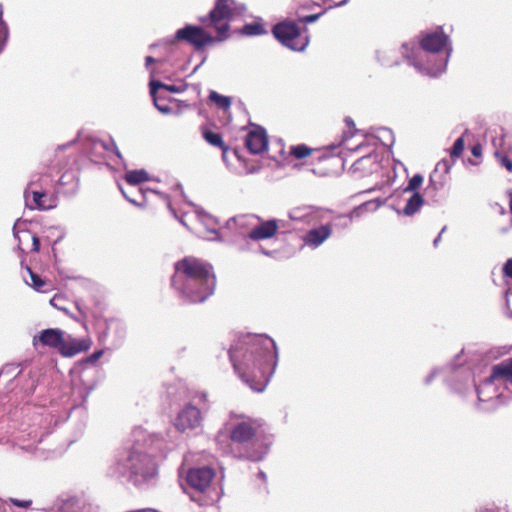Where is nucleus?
Here are the masks:
<instances>
[{"label":"nucleus","mask_w":512,"mask_h":512,"mask_svg":"<svg viewBox=\"0 0 512 512\" xmlns=\"http://www.w3.org/2000/svg\"><path fill=\"white\" fill-rule=\"evenodd\" d=\"M202 421L200 410L189 404L186 405L175 419V427L181 432L197 428Z\"/></svg>","instance_id":"9b49d317"},{"label":"nucleus","mask_w":512,"mask_h":512,"mask_svg":"<svg viewBox=\"0 0 512 512\" xmlns=\"http://www.w3.org/2000/svg\"><path fill=\"white\" fill-rule=\"evenodd\" d=\"M496 157L498 159L499 164L504 167L507 171L512 173V159L501 153H496Z\"/></svg>","instance_id":"7c9ffc66"},{"label":"nucleus","mask_w":512,"mask_h":512,"mask_svg":"<svg viewBox=\"0 0 512 512\" xmlns=\"http://www.w3.org/2000/svg\"><path fill=\"white\" fill-rule=\"evenodd\" d=\"M312 149L304 144L292 146L290 149V154L297 159H303L311 155Z\"/></svg>","instance_id":"bb28decb"},{"label":"nucleus","mask_w":512,"mask_h":512,"mask_svg":"<svg viewBox=\"0 0 512 512\" xmlns=\"http://www.w3.org/2000/svg\"><path fill=\"white\" fill-rule=\"evenodd\" d=\"M2 5H0V53L3 51L9 37L7 23L2 19Z\"/></svg>","instance_id":"a878e982"},{"label":"nucleus","mask_w":512,"mask_h":512,"mask_svg":"<svg viewBox=\"0 0 512 512\" xmlns=\"http://www.w3.org/2000/svg\"><path fill=\"white\" fill-rule=\"evenodd\" d=\"M424 204V198L419 192L413 193V195L408 199L405 207L403 208V214L406 216L414 215L421 206Z\"/></svg>","instance_id":"412c9836"},{"label":"nucleus","mask_w":512,"mask_h":512,"mask_svg":"<svg viewBox=\"0 0 512 512\" xmlns=\"http://www.w3.org/2000/svg\"><path fill=\"white\" fill-rule=\"evenodd\" d=\"M65 299L61 295H54L51 300L50 304L55 307L58 310L66 311L67 309L64 306Z\"/></svg>","instance_id":"2f4dec72"},{"label":"nucleus","mask_w":512,"mask_h":512,"mask_svg":"<svg viewBox=\"0 0 512 512\" xmlns=\"http://www.w3.org/2000/svg\"><path fill=\"white\" fill-rule=\"evenodd\" d=\"M245 146L252 154H260L266 150L268 139L263 128L250 131L245 139Z\"/></svg>","instance_id":"4468645a"},{"label":"nucleus","mask_w":512,"mask_h":512,"mask_svg":"<svg viewBox=\"0 0 512 512\" xmlns=\"http://www.w3.org/2000/svg\"><path fill=\"white\" fill-rule=\"evenodd\" d=\"M158 88L165 89L172 93H180L182 92V89L175 85L170 84H164L160 81H151L150 83V93L153 97L154 105L155 107L163 114H169L171 112V108L168 105H161L158 102V99L156 98V91Z\"/></svg>","instance_id":"6ab92c4d"},{"label":"nucleus","mask_w":512,"mask_h":512,"mask_svg":"<svg viewBox=\"0 0 512 512\" xmlns=\"http://www.w3.org/2000/svg\"><path fill=\"white\" fill-rule=\"evenodd\" d=\"M378 166L379 165L376 161V158L374 156L368 155L358 159L354 163L353 168L355 171L365 172L368 170V172L372 173L375 169L378 168Z\"/></svg>","instance_id":"4be33fe9"},{"label":"nucleus","mask_w":512,"mask_h":512,"mask_svg":"<svg viewBox=\"0 0 512 512\" xmlns=\"http://www.w3.org/2000/svg\"><path fill=\"white\" fill-rule=\"evenodd\" d=\"M39 342L42 346L56 349L59 353L64 342V332L61 329L49 328L42 330L37 337H34L33 344Z\"/></svg>","instance_id":"f8f14e48"},{"label":"nucleus","mask_w":512,"mask_h":512,"mask_svg":"<svg viewBox=\"0 0 512 512\" xmlns=\"http://www.w3.org/2000/svg\"><path fill=\"white\" fill-rule=\"evenodd\" d=\"M279 229L278 221L275 219L263 221L248 233V238L253 241H260L273 238Z\"/></svg>","instance_id":"2eb2a0df"},{"label":"nucleus","mask_w":512,"mask_h":512,"mask_svg":"<svg viewBox=\"0 0 512 512\" xmlns=\"http://www.w3.org/2000/svg\"><path fill=\"white\" fill-rule=\"evenodd\" d=\"M510 210L512 212V201L510 202Z\"/></svg>","instance_id":"de8ad7c7"},{"label":"nucleus","mask_w":512,"mask_h":512,"mask_svg":"<svg viewBox=\"0 0 512 512\" xmlns=\"http://www.w3.org/2000/svg\"><path fill=\"white\" fill-rule=\"evenodd\" d=\"M331 3H333L336 6L342 5L346 2V0H330Z\"/></svg>","instance_id":"ea45409f"},{"label":"nucleus","mask_w":512,"mask_h":512,"mask_svg":"<svg viewBox=\"0 0 512 512\" xmlns=\"http://www.w3.org/2000/svg\"><path fill=\"white\" fill-rule=\"evenodd\" d=\"M102 354L103 352L101 350L96 351L87 358V361L90 363H94L102 356Z\"/></svg>","instance_id":"e433bc0d"},{"label":"nucleus","mask_w":512,"mask_h":512,"mask_svg":"<svg viewBox=\"0 0 512 512\" xmlns=\"http://www.w3.org/2000/svg\"><path fill=\"white\" fill-rule=\"evenodd\" d=\"M272 33L282 45L289 49L302 51L308 45L307 37L301 35L300 27L294 22H280L274 25Z\"/></svg>","instance_id":"423d86ee"},{"label":"nucleus","mask_w":512,"mask_h":512,"mask_svg":"<svg viewBox=\"0 0 512 512\" xmlns=\"http://www.w3.org/2000/svg\"><path fill=\"white\" fill-rule=\"evenodd\" d=\"M202 400L206 401V396L205 395L202 396Z\"/></svg>","instance_id":"49530a36"},{"label":"nucleus","mask_w":512,"mask_h":512,"mask_svg":"<svg viewBox=\"0 0 512 512\" xmlns=\"http://www.w3.org/2000/svg\"><path fill=\"white\" fill-rule=\"evenodd\" d=\"M229 438L234 443L245 448H251V450H247L242 455L246 459L259 461L267 452L263 425L256 419L242 420L234 423L230 428Z\"/></svg>","instance_id":"f03ea898"},{"label":"nucleus","mask_w":512,"mask_h":512,"mask_svg":"<svg viewBox=\"0 0 512 512\" xmlns=\"http://www.w3.org/2000/svg\"><path fill=\"white\" fill-rule=\"evenodd\" d=\"M443 164H444V166H445V168H446V171H448L449 167H448V165H447V162H446V161H443Z\"/></svg>","instance_id":"a18cd8bd"},{"label":"nucleus","mask_w":512,"mask_h":512,"mask_svg":"<svg viewBox=\"0 0 512 512\" xmlns=\"http://www.w3.org/2000/svg\"><path fill=\"white\" fill-rule=\"evenodd\" d=\"M215 476L216 471L209 466L193 467L186 471L185 481L193 490L205 493L211 486Z\"/></svg>","instance_id":"1a4fd4ad"},{"label":"nucleus","mask_w":512,"mask_h":512,"mask_svg":"<svg viewBox=\"0 0 512 512\" xmlns=\"http://www.w3.org/2000/svg\"><path fill=\"white\" fill-rule=\"evenodd\" d=\"M26 269L31 278V286L36 291H39V292L44 291L43 288L46 286V281L43 280L37 273L33 272L31 270V268L27 267Z\"/></svg>","instance_id":"cd10ccee"},{"label":"nucleus","mask_w":512,"mask_h":512,"mask_svg":"<svg viewBox=\"0 0 512 512\" xmlns=\"http://www.w3.org/2000/svg\"><path fill=\"white\" fill-rule=\"evenodd\" d=\"M423 176L421 174H415L408 182V185L404 188V192H417L423 183Z\"/></svg>","instance_id":"c85d7f7f"},{"label":"nucleus","mask_w":512,"mask_h":512,"mask_svg":"<svg viewBox=\"0 0 512 512\" xmlns=\"http://www.w3.org/2000/svg\"><path fill=\"white\" fill-rule=\"evenodd\" d=\"M209 100L213 102L219 109L222 110H228L232 104L230 97L220 95L216 91L210 92Z\"/></svg>","instance_id":"b1692460"},{"label":"nucleus","mask_w":512,"mask_h":512,"mask_svg":"<svg viewBox=\"0 0 512 512\" xmlns=\"http://www.w3.org/2000/svg\"><path fill=\"white\" fill-rule=\"evenodd\" d=\"M241 32L243 35H246V36H257V35L265 34L266 30L261 23L253 22V23L244 25L242 27Z\"/></svg>","instance_id":"393cba45"},{"label":"nucleus","mask_w":512,"mask_h":512,"mask_svg":"<svg viewBox=\"0 0 512 512\" xmlns=\"http://www.w3.org/2000/svg\"><path fill=\"white\" fill-rule=\"evenodd\" d=\"M130 185H138L149 180V175L145 170L128 171L124 177Z\"/></svg>","instance_id":"5701e85b"},{"label":"nucleus","mask_w":512,"mask_h":512,"mask_svg":"<svg viewBox=\"0 0 512 512\" xmlns=\"http://www.w3.org/2000/svg\"><path fill=\"white\" fill-rule=\"evenodd\" d=\"M465 148V141L463 137H459L454 142L451 150H450V156L452 159H457L461 156Z\"/></svg>","instance_id":"c756f323"},{"label":"nucleus","mask_w":512,"mask_h":512,"mask_svg":"<svg viewBox=\"0 0 512 512\" xmlns=\"http://www.w3.org/2000/svg\"><path fill=\"white\" fill-rule=\"evenodd\" d=\"M229 355L238 376L253 390L263 391L277 366L274 340L264 334H247L235 342Z\"/></svg>","instance_id":"f257e3e1"},{"label":"nucleus","mask_w":512,"mask_h":512,"mask_svg":"<svg viewBox=\"0 0 512 512\" xmlns=\"http://www.w3.org/2000/svg\"><path fill=\"white\" fill-rule=\"evenodd\" d=\"M332 234V225L327 223L317 228L310 229L304 236L303 240L310 247H318Z\"/></svg>","instance_id":"dca6fc26"},{"label":"nucleus","mask_w":512,"mask_h":512,"mask_svg":"<svg viewBox=\"0 0 512 512\" xmlns=\"http://www.w3.org/2000/svg\"><path fill=\"white\" fill-rule=\"evenodd\" d=\"M145 61H146V64L149 65V64L153 63L155 61V59L152 56H147Z\"/></svg>","instance_id":"a19ab883"},{"label":"nucleus","mask_w":512,"mask_h":512,"mask_svg":"<svg viewBox=\"0 0 512 512\" xmlns=\"http://www.w3.org/2000/svg\"><path fill=\"white\" fill-rule=\"evenodd\" d=\"M127 461L135 482L146 481L157 474L155 460L146 453L131 451Z\"/></svg>","instance_id":"0eeeda50"},{"label":"nucleus","mask_w":512,"mask_h":512,"mask_svg":"<svg viewBox=\"0 0 512 512\" xmlns=\"http://www.w3.org/2000/svg\"><path fill=\"white\" fill-rule=\"evenodd\" d=\"M477 393H478V399H479L480 401H483L484 399L482 398L480 388H477Z\"/></svg>","instance_id":"37998d69"},{"label":"nucleus","mask_w":512,"mask_h":512,"mask_svg":"<svg viewBox=\"0 0 512 512\" xmlns=\"http://www.w3.org/2000/svg\"><path fill=\"white\" fill-rule=\"evenodd\" d=\"M11 502L21 508H29L32 504L31 500H18V499H11Z\"/></svg>","instance_id":"72a5a7b5"},{"label":"nucleus","mask_w":512,"mask_h":512,"mask_svg":"<svg viewBox=\"0 0 512 512\" xmlns=\"http://www.w3.org/2000/svg\"><path fill=\"white\" fill-rule=\"evenodd\" d=\"M203 139L212 147L219 149L222 152L223 157L229 151V146L223 140L220 133L212 131L207 126H201L200 128Z\"/></svg>","instance_id":"a211bd4d"},{"label":"nucleus","mask_w":512,"mask_h":512,"mask_svg":"<svg viewBox=\"0 0 512 512\" xmlns=\"http://www.w3.org/2000/svg\"><path fill=\"white\" fill-rule=\"evenodd\" d=\"M40 250V239L36 235L32 236V251L39 252Z\"/></svg>","instance_id":"c9c22d12"},{"label":"nucleus","mask_w":512,"mask_h":512,"mask_svg":"<svg viewBox=\"0 0 512 512\" xmlns=\"http://www.w3.org/2000/svg\"><path fill=\"white\" fill-rule=\"evenodd\" d=\"M373 204V202L369 201V202H365L363 204H361L360 206H358L357 208H355L351 214H350V220L352 219V217L354 215L356 216H359L360 213L363 211V210H368V208Z\"/></svg>","instance_id":"473e14b6"},{"label":"nucleus","mask_w":512,"mask_h":512,"mask_svg":"<svg viewBox=\"0 0 512 512\" xmlns=\"http://www.w3.org/2000/svg\"><path fill=\"white\" fill-rule=\"evenodd\" d=\"M448 42V37L443 32H434L425 35L421 42V48L426 52L438 53Z\"/></svg>","instance_id":"f3484780"},{"label":"nucleus","mask_w":512,"mask_h":512,"mask_svg":"<svg viewBox=\"0 0 512 512\" xmlns=\"http://www.w3.org/2000/svg\"><path fill=\"white\" fill-rule=\"evenodd\" d=\"M91 345L92 340L90 337L82 339L72 337H69L68 339L64 338L60 354L63 357H73L79 353L88 351Z\"/></svg>","instance_id":"ddd939ff"},{"label":"nucleus","mask_w":512,"mask_h":512,"mask_svg":"<svg viewBox=\"0 0 512 512\" xmlns=\"http://www.w3.org/2000/svg\"><path fill=\"white\" fill-rule=\"evenodd\" d=\"M235 0H216L208 18L202 22L206 28L213 29L217 33L218 41H225L230 36L229 22L236 13Z\"/></svg>","instance_id":"7ed1b4c3"},{"label":"nucleus","mask_w":512,"mask_h":512,"mask_svg":"<svg viewBox=\"0 0 512 512\" xmlns=\"http://www.w3.org/2000/svg\"><path fill=\"white\" fill-rule=\"evenodd\" d=\"M493 383H500L506 387L512 385V358L505 359L493 365L489 377L482 382L480 387Z\"/></svg>","instance_id":"9d476101"},{"label":"nucleus","mask_w":512,"mask_h":512,"mask_svg":"<svg viewBox=\"0 0 512 512\" xmlns=\"http://www.w3.org/2000/svg\"><path fill=\"white\" fill-rule=\"evenodd\" d=\"M212 276H215L212 264L194 256H186L174 264V274L171 277V282L212 278Z\"/></svg>","instance_id":"39448f33"},{"label":"nucleus","mask_w":512,"mask_h":512,"mask_svg":"<svg viewBox=\"0 0 512 512\" xmlns=\"http://www.w3.org/2000/svg\"><path fill=\"white\" fill-rule=\"evenodd\" d=\"M31 194L33 205L30 206V209L49 210L56 206L55 198L48 196L45 192L32 190Z\"/></svg>","instance_id":"aec40b11"},{"label":"nucleus","mask_w":512,"mask_h":512,"mask_svg":"<svg viewBox=\"0 0 512 512\" xmlns=\"http://www.w3.org/2000/svg\"><path fill=\"white\" fill-rule=\"evenodd\" d=\"M33 186V183H31L28 188L25 190V197L27 198V194L29 193L31 187Z\"/></svg>","instance_id":"c03bdc74"},{"label":"nucleus","mask_w":512,"mask_h":512,"mask_svg":"<svg viewBox=\"0 0 512 512\" xmlns=\"http://www.w3.org/2000/svg\"><path fill=\"white\" fill-rule=\"evenodd\" d=\"M471 153L475 157H480L482 155V147L481 145L477 144L474 145L471 149Z\"/></svg>","instance_id":"4c0bfd02"},{"label":"nucleus","mask_w":512,"mask_h":512,"mask_svg":"<svg viewBox=\"0 0 512 512\" xmlns=\"http://www.w3.org/2000/svg\"><path fill=\"white\" fill-rule=\"evenodd\" d=\"M503 273L512 279V258L508 259L503 267Z\"/></svg>","instance_id":"f704fd0d"},{"label":"nucleus","mask_w":512,"mask_h":512,"mask_svg":"<svg viewBox=\"0 0 512 512\" xmlns=\"http://www.w3.org/2000/svg\"><path fill=\"white\" fill-rule=\"evenodd\" d=\"M216 275L212 278H197L171 282V286L190 303H203L214 294Z\"/></svg>","instance_id":"20e7f679"},{"label":"nucleus","mask_w":512,"mask_h":512,"mask_svg":"<svg viewBox=\"0 0 512 512\" xmlns=\"http://www.w3.org/2000/svg\"><path fill=\"white\" fill-rule=\"evenodd\" d=\"M175 38L178 41H185L191 44L196 50H202L206 46L219 42L217 35L212 36L204 28L193 25H186L184 28L179 29L176 32Z\"/></svg>","instance_id":"6e6552de"},{"label":"nucleus","mask_w":512,"mask_h":512,"mask_svg":"<svg viewBox=\"0 0 512 512\" xmlns=\"http://www.w3.org/2000/svg\"><path fill=\"white\" fill-rule=\"evenodd\" d=\"M445 66H446V62L441 61V63L437 67V70L442 71V70H444Z\"/></svg>","instance_id":"79ce46f5"},{"label":"nucleus","mask_w":512,"mask_h":512,"mask_svg":"<svg viewBox=\"0 0 512 512\" xmlns=\"http://www.w3.org/2000/svg\"><path fill=\"white\" fill-rule=\"evenodd\" d=\"M319 16H320V14L308 15L303 18V21L306 23L314 22L315 20L318 19Z\"/></svg>","instance_id":"58836bf2"}]
</instances>
